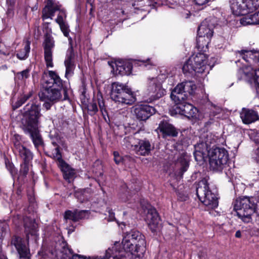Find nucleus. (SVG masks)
<instances>
[{
	"label": "nucleus",
	"instance_id": "obj_48",
	"mask_svg": "<svg viewBox=\"0 0 259 259\" xmlns=\"http://www.w3.org/2000/svg\"><path fill=\"white\" fill-rule=\"evenodd\" d=\"M66 13L65 9H62L59 11V13L58 15L57 18L56 19L55 21L58 22L61 20H65L66 18Z\"/></svg>",
	"mask_w": 259,
	"mask_h": 259
},
{
	"label": "nucleus",
	"instance_id": "obj_62",
	"mask_svg": "<svg viewBox=\"0 0 259 259\" xmlns=\"http://www.w3.org/2000/svg\"><path fill=\"white\" fill-rule=\"evenodd\" d=\"M61 5H55L54 4V6L52 7V8L53 9V10L55 11H60L61 10Z\"/></svg>",
	"mask_w": 259,
	"mask_h": 259
},
{
	"label": "nucleus",
	"instance_id": "obj_18",
	"mask_svg": "<svg viewBox=\"0 0 259 259\" xmlns=\"http://www.w3.org/2000/svg\"><path fill=\"white\" fill-rule=\"evenodd\" d=\"M158 130L163 139L176 138L178 136L179 132V129L165 120L160 121Z\"/></svg>",
	"mask_w": 259,
	"mask_h": 259
},
{
	"label": "nucleus",
	"instance_id": "obj_45",
	"mask_svg": "<svg viewBox=\"0 0 259 259\" xmlns=\"http://www.w3.org/2000/svg\"><path fill=\"white\" fill-rule=\"evenodd\" d=\"M115 249L114 247H113L112 249L109 248L106 250L105 254L102 257L99 258L96 257L93 259H110L111 257L113 258V250Z\"/></svg>",
	"mask_w": 259,
	"mask_h": 259
},
{
	"label": "nucleus",
	"instance_id": "obj_10",
	"mask_svg": "<svg viewBox=\"0 0 259 259\" xmlns=\"http://www.w3.org/2000/svg\"><path fill=\"white\" fill-rule=\"evenodd\" d=\"M162 83L159 76L148 79L147 92L151 101L158 100L166 94V91L162 88Z\"/></svg>",
	"mask_w": 259,
	"mask_h": 259
},
{
	"label": "nucleus",
	"instance_id": "obj_13",
	"mask_svg": "<svg viewBox=\"0 0 259 259\" xmlns=\"http://www.w3.org/2000/svg\"><path fill=\"white\" fill-rule=\"evenodd\" d=\"M146 220L149 229L154 234L160 232L161 228L160 218L155 208L151 207L148 209Z\"/></svg>",
	"mask_w": 259,
	"mask_h": 259
},
{
	"label": "nucleus",
	"instance_id": "obj_11",
	"mask_svg": "<svg viewBox=\"0 0 259 259\" xmlns=\"http://www.w3.org/2000/svg\"><path fill=\"white\" fill-rule=\"evenodd\" d=\"M57 152V155L54 154L52 157L57 161V165L63 174V178L68 183H71L76 177L75 170L63 159L61 152L59 151Z\"/></svg>",
	"mask_w": 259,
	"mask_h": 259
},
{
	"label": "nucleus",
	"instance_id": "obj_58",
	"mask_svg": "<svg viewBox=\"0 0 259 259\" xmlns=\"http://www.w3.org/2000/svg\"><path fill=\"white\" fill-rule=\"evenodd\" d=\"M14 12L13 10V7H10L9 6L7 11V14L9 17H13L14 15Z\"/></svg>",
	"mask_w": 259,
	"mask_h": 259
},
{
	"label": "nucleus",
	"instance_id": "obj_38",
	"mask_svg": "<svg viewBox=\"0 0 259 259\" xmlns=\"http://www.w3.org/2000/svg\"><path fill=\"white\" fill-rule=\"evenodd\" d=\"M87 109L88 113L91 115H95L98 111L97 102L96 99H93L92 101L88 104Z\"/></svg>",
	"mask_w": 259,
	"mask_h": 259
},
{
	"label": "nucleus",
	"instance_id": "obj_16",
	"mask_svg": "<svg viewBox=\"0 0 259 259\" xmlns=\"http://www.w3.org/2000/svg\"><path fill=\"white\" fill-rule=\"evenodd\" d=\"M126 238L135 242L138 245V250L141 253H144L146 251V242L145 237L141 232L137 230H132L130 232H126Z\"/></svg>",
	"mask_w": 259,
	"mask_h": 259
},
{
	"label": "nucleus",
	"instance_id": "obj_33",
	"mask_svg": "<svg viewBox=\"0 0 259 259\" xmlns=\"http://www.w3.org/2000/svg\"><path fill=\"white\" fill-rule=\"evenodd\" d=\"M49 137L51 140L52 144L55 147V150L56 152L55 153H53V156L54 154L57 155L58 151H59V152H61L59 144H60L61 140L60 137L57 133H55L54 135L51 133L49 135Z\"/></svg>",
	"mask_w": 259,
	"mask_h": 259
},
{
	"label": "nucleus",
	"instance_id": "obj_17",
	"mask_svg": "<svg viewBox=\"0 0 259 259\" xmlns=\"http://www.w3.org/2000/svg\"><path fill=\"white\" fill-rule=\"evenodd\" d=\"M231 10L236 15H246L254 10L246 0L233 1L231 5Z\"/></svg>",
	"mask_w": 259,
	"mask_h": 259
},
{
	"label": "nucleus",
	"instance_id": "obj_53",
	"mask_svg": "<svg viewBox=\"0 0 259 259\" xmlns=\"http://www.w3.org/2000/svg\"><path fill=\"white\" fill-rule=\"evenodd\" d=\"M29 72L30 70L29 69H26L18 73V75H21V79L24 78H27L29 76Z\"/></svg>",
	"mask_w": 259,
	"mask_h": 259
},
{
	"label": "nucleus",
	"instance_id": "obj_63",
	"mask_svg": "<svg viewBox=\"0 0 259 259\" xmlns=\"http://www.w3.org/2000/svg\"><path fill=\"white\" fill-rule=\"evenodd\" d=\"M7 3L10 7H14L15 1V0H7Z\"/></svg>",
	"mask_w": 259,
	"mask_h": 259
},
{
	"label": "nucleus",
	"instance_id": "obj_36",
	"mask_svg": "<svg viewBox=\"0 0 259 259\" xmlns=\"http://www.w3.org/2000/svg\"><path fill=\"white\" fill-rule=\"evenodd\" d=\"M254 75L251 78L253 87L256 91V96L259 98V68L254 71Z\"/></svg>",
	"mask_w": 259,
	"mask_h": 259
},
{
	"label": "nucleus",
	"instance_id": "obj_19",
	"mask_svg": "<svg viewBox=\"0 0 259 259\" xmlns=\"http://www.w3.org/2000/svg\"><path fill=\"white\" fill-rule=\"evenodd\" d=\"M70 47L67 51L66 58L64 61L66 67L65 76L72 74L75 68V54L72 44L71 38H69Z\"/></svg>",
	"mask_w": 259,
	"mask_h": 259
},
{
	"label": "nucleus",
	"instance_id": "obj_34",
	"mask_svg": "<svg viewBox=\"0 0 259 259\" xmlns=\"http://www.w3.org/2000/svg\"><path fill=\"white\" fill-rule=\"evenodd\" d=\"M61 252L63 255H65L63 256L64 258H68L70 259L73 253V251L71 248H70L67 243L66 242H63L61 244Z\"/></svg>",
	"mask_w": 259,
	"mask_h": 259
},
{
	"label": "nucleus",
	"instance_id": "obj_64",
	"mask_svg": "<svg viewBox=\"0 0 259 259\" xmlns=\"http://www.w3.org/2000/svg\"><path fill=\"white\" fill-rule=\"evenodd\" d=\"M255 154H256V160H257V162L258 163H259V148H257L255 150Z\"/></svg>",
	"mask_w": 259,
	"mask_h": 259
},
{
	"label": "nucleus",
	"instance_id": "obj_44",
	"mask_svg": "<svg viewBox=\"0 0 259 259\" xmlns=\"http://www.w3.org/2000/svg\"><path fill=\"white\" fill-rule=\"evenodd\" d=\"M5 164L7 168L12 175H14L17 174V169L12 162H10L9 160H7L5 161Z\"/></svg>",
	"mask_w": 259,
	"mask_h": 259
},
{
	"label": "nucleus",
	"instance_id": "obj_49",
	"mask_svg": "<svg viewBox=\"0 0 259 259\" xmlns=\"http://www.w3.org/2000/svg\"><path fill=\"white\" fill-rule=\"evenodd\" d=\"M207 144L205 142H202L196 145L195 149L205 152L207 150Z\"/></svg>",
	"mask_w": 259,
	"mask_h": 259
},
{
	"label": "nucleus",
	"instance_id": "obj_4",
	"mask_svg": "<svg viewBox=\"0 0 259 259\" xmlns=\"http://www.w3.org/2000/svg\"><path fill=\"white\" fill-rule=\"evenodd\" d=\"M208 177L203 178L198 182H195L196 195L202 203L209 208L214 209L218 206V199L209 188Z\"/></svg>",
	"mask_w": 259,
	"mask_h": 259
},
{
	"label": "nucleus",
	"instance_id": "obj_15",
	"mask_svg": "<svg viewBox=\"0 0 259 259\" xmlns=\"http://www.w3.org/2000/svg\"><path fill=\"white\" fill-rule=\"evenodd\" d=\"M133 108L136 118L140 121H146L156 112L153 107L147 104L136 105Z\"/></svg>",
	"mask_w": 259,
	"mask_h": 259
},
{
	"label": "nucleus",
	"instance_id": "obj_59",
	"mask_svg": "<svg viewBox=\"0 0 259 259\" xmlns=\"http://www.w3.org/2000/svg\"><path fill=\"white\" fill-rule=\"evenodd\" d=\"M253 20L256 24H259V11L253 14Z\"/></svg>",
	"mask_w": 259,
	"mask_h": 259
},
{
	"label": "nucleus",
	"instance_id": "obj_29",
	"mask_svg": "<svg viewBox=\"0 0 259 259\" xmlns=\"http://www.w3.org/2000/svg\"><path fill=\"white\" fill-rule=\"evenodd\" d=\"M20 157L23 160V163H30L33 158V154L29 149L24 147L18 151Z\"/></svg>",
	"mask_w": 259,
	"mask_h": 259
},
{
	"label": "nucleus",
	"instance_id": "obj_20",
	"mask_svg": "<svg viewBox=\"0 0 259 259\" xmlns=\"http://www.w3.org/2000/svg\"><path fill=\"white\" fill-rule=\"evenodd\" d=\"M25 134L30 136L35 147L38 148L44 145L42 137L38 129V125L21 128Z\"/></svg>",
	"mask_w": 259,
	"mask_h": 259
},
{
	"label": "nucleus",
	"instance_id": "obj_2",
	"mask_svg": "<svg viewBox=\"0 0 259 259\" xmlns=\"http://www.w3.org/2000/svg\"><path fill=\"white\" fill-rule=\"evenodd\" d=\"M24 232L26 236L27 244L21 237L14 236L12 238L11 244L13 245L19 255L20 259H30V253L28 246L29 236L33 237L35 240L38 236V225L35 220L30 217H26L24 220Z\"/></svg>",
	"mask_w": 259,
	"mask_h": 259
},
{
	"label": "nucleus",
	"instance_id": "obj_26",
	"mask_svg": "<svg viewBox=\"0 0 259 259\" xmlns=\"http://www.w3.org/2000/svg\"><path fill=\"white\" fill-rule=\"evenodd\" d=\"M179 87L177 86L172 90L170 98L176 103H183L188 99V97Z\"/></svg>",
	"mask_w": 259,
	"mask_h": 259
},
{
	"label": "nucleus",
	"instance_id": "obj_57",
	"mask_svg": "<svg viewBox=\"0 0 259 259\" xmlns=\"http://www.w3.org/2000/svg\"><path fill=\"white\" fill-rule=\"evenodd\" d=\"M70 259H88L87 257L83 255H81L76 253L72 255V256L70 258Z\"/></svg>",
	"mask_w": 259,
	"mask_h": 259
},
{
	"label": "nucleus",
	"instance_id": "obj_1",
	"mask_svg": "<svg viewBox=\"0 0 259 259\" xmlns=\"http://www.w3.org/2000/svg\"><path fill=\"white\" fill-rule=\"evenodd\" d=\"M48 75L50 78L45 81L38 93L39 100L44 102L43 106L47 110L57 102L69 100L65 81L54 71H49Z\"/></svg>",
	"mask_w": 259,
	"mask_h": 259
},
{
	"label": "nucleus",
	"instance_id": "obj_39",
	"mask_svg": "<svg viewBox=\"0 0 259 259\" xmlns=\"http://www.w3.org/2000/svg\"><path fill=\"white\" fill-rule=\"evenodd\" d=\"M60 26V28L65 36L68 37L70 32L69 26L65 20H61L56 22Z\"/></svg>",
	"mask_w": 259,
	"mask_h": 259
},
{
	"label": "nucleus",
	"instance_id": "obj_3",
	"mask_svg": "<svg viewBox=\"0 0 259 259\" xmlns=\"http://www.w3.org/2000/svg\"><path fill=\"white\" fill-rule=\"evenodd\" d=\"M234 209L237 215L244 223H248L252 220V215L255 213L259 222V195L243 196L237 198L234 204Z\"/></svg>",
	"mask_w": 259,
	"mask_h": 259
},
{
	"label": "nucleus",
	"instance_id": "obj_12",
	"mask_svg": "<svg viewBox=\"0 0 259 259\" xmlns=\"http://www.w3.org/2000/svg\"><path fill=\"white\" fill-rule=\"evenodd\" d=\"M121 244L124 251H121L118 255L113 256V259H127V256L130 255L128 253L138 257H140L144 254V253H141L139 251L137 247L138 245H136L135 242L127 239L126 236L123 238Z\"/></svg>",
	"mask_w": 259,
	"mask_h": 259
},
{
	"label": "nucleus",
	"instance_id": "obj_6",
	"mask_svg": "<svg viewBox=\"0 0 259 259\" xmlns=\"http://www.w3.org/2000/svg\"><path fill=\"white\" fill-rule=\"evenodd\" d=\"M110 97L115 102L127 105H132L136 100L135 94L131 89L118 82L112 83Z\"/></svg>",
	"mask_w": 259,
	"mask_h": 259
},
{
	"label": "nucleus",
	"instance_id": "obj_35",
	"mask_svg": "<svg viewBox=\"0 0 259 259\" xmlns=\"http://www.w3.org/2000/svg\"><path fill=\"white\" fill-rule=\"evenodd\" d=\"M90 190L89 188L77 189L74 192V196L78 200L82 202V200L87 198L88 196L87 194H89Z\"/></svg>",
	"mask_w": 259,
	"mask_h": 259
},
{
	"label": "nucleus",
	"instance_id": "obj_22",
	"mask_svg": "<svg viewBox=\"0 0 259 259\" xmlns=\"http://www.w3.org/2000/svg\"><path fill=\"white\" fill-rule=\"evenodd\" d=\"M87 210H78L74 209L73 210H67L63 214V218L65 221L70 220L73 222H77L85 218L86 213L88 212Z\"/></svg>",
	"mask_w": 259,
	"mask_h": 259
},
{
	"label": "nucleus",
	"instance_id": "obj_47",
	"mask_svg": "<svg viewBox=\"0 0 259 259\" xmlns=\"http://www.w3.org/2000/svg\"><path fill=\"white\" fill-rule=\"evenodd\" d=\"M114 160L116 164H120L123 163V158L121 156L117 151H114Z\"/></svg>",
	"mask_w": 259,
	"mask_h": 259
},
{
	"label": "nucleus",
	"instance_id": "obj_46",
	"mask_svg": "<svg viewBox=\"0 0 259 259\" xmlns=\"http://www.w3.org/2000/svg\"><path fill=\"white\" fill-rule=\"evenodd\" d=\"M205 152H203L202 151H200L197 149H195L194 152V156L195 157V160L197 161H201L204 158V156L205 155Z\"/></svg>",
	"mask_w": 259,
	"mask_h": 259
},
{
	"label": "nucleus",
	"instance_id": "obj_56",
	"mask_svg": "<svg viewBox=\"0 0 259 259\" xmlns=\"http://www.w3.org/2000/svg\"><path fill=\"white\" fill-rule=\"evenodd\" d=\"M244 49H242L239 51H235L234 53H235V55L236 56V57H237L238 56L239 57H241L243 59V57H244Z\"/></svg>",
	"mask_w": 259,
	"mask_h": 259
},
{
	"label": "nucleus",
	"instance_id": "obj_27",
	"mask_svg": "<svg viewBox=\"0 0 259 259\" xmlns=\"http://www.w3.org/2000/svg\"><path fill=\"white\" fill-rule=\"evenodd\" d=\"M177 85L182 91H183V93L186 94L188 97L190 96L193 95L196 89V85L193 82L191 81H184L178 83Z\"/></svg>",
	"mask_w": 259,
	"mask_h": 259
},
{
	"label": "nucleus",
	"instance_id": "obj_30",
	"mask_svg": "<svg viewBox=\"0 0 259 259\" xmlns=\"http://www.w3.org/2000/svg\"><path fill=\"white\" fill-rule=\"evenodd\" d=\"M243 60L246 62L250 63L252 60L254 62H259V54L257 52L247 49H244Z\"/></svg>",
	"mask_w": 259,
	"mask_h": 259
},
{
	"label": "nucleus",
	"instance_id": "obj_7",
	"mask_svg": "<svg viewBox=\"0 0 259 259\" xmlns=\"http://www.w3.org/2000/svg\"><path fill=\"white\" fill-rule=\"evenodd\" d=\"M21 128L38 125L39 119L41 116L40 104L31 101L23 108Z\"/></svg>",
	"mask_w": 259,
	"mask_h": 259
},
{
	"label": "nucleus",
	"instance_id": "obj_24",
	"mask_svg": "<svg viewBox=\"0 0 259 259\" xmlns=\"http://www.w3.org/2000/svg\"><path fill=\"white\" fill-rule=\"evenodd\" d=\"M178 163L180 164V167L176 172L177 177L182 178L183 174L186 172L189 167V160L188 156L185 153H182L178 157Z\"/></svg>",
	"mask_w": 259,
	"mask_h": 259
},
{
	"label": "nucleus",
	"instance_id": "obj_55",
	"mask_svg": "<svg viewBox=\"0 0 259 259\" xmlns=\"http://www.w3.org/2000/svg\"><path fill=\"white\" fill-rule=\"evenodd\" d=\"M23 190V188H22V187L21 186H19L17 188L16 193L17 197L19 199L21 198L22 197V194Z\"/></svg>",
	"mask_w": 259,
	"mask_h": 259
},
{
	"label": "nucleus",
	"instance_id": "obj_32",
	"mask_svg": "<svg viewBox=\"0 0 259 259\" xmlns=\"http://www.w3.org/2000/svg\"><path fill=\"white\" fill-rule=\"evenodd\" d=\"M30 41L27 40L25 42L24 48L18 51L16 56L20 60L25 59L28 56L30 52Z\"/></svg>",
	"mask_w": 259,
	"mask_h": 259
},
{
	"label": "nucleus",
	"instance_id": "obj_23",
	"mask_svg": "<svg viewBox=\"0 0 259 259\" xmlns=\"http://www.w3.org/2000/svg\"><path fill=\"white\" fill-rule=\"evenodd\" d=\"M135 149L137 153L142 156L148 155L151 150L154 149V146L147 139L139 140L138 144L135 145Z\"/></svg>",
	"mask_w": 259,
	"mask_h": 259
},
{
	"label": "nucleus",
	"instance_id": "obj_28",
	"mask_svg": "<svg viewBox=\"0 0 259 259\" xmlns=\"http://www.w3.org/2000/svg\"><path fill=\"white\" fill-rule=\"evenodd\" d=\"M117 65V71L121 75H129L132 73L133 64L129 62L120 63Z\"/></svg>",
	"mask_w": 259,
	"mask_h": 259
},
{
	"label": "nucleus",
	"instance_id": "obj_51",
	"mask_svg": "<svg viewBox=\"0 0 259 259\" xmlns=\"http://www.w3.org/2000/svg\"><path fill=\"white\" fill-rule=\"evenodd\" d=\"M216 113L214 111H210L209 113V120L205 122V125H209L212 123L214 120V116Z\"/></svg>",
	"mask_w": 259,
	"mask_h": 259
},
{
	"label": "nucleus",
	"instance_id": "obj_5",
	"mask_svg": "<svg viewBox=\"0 0 259 259\" xmlns=\"http://www.w3.org/2000/svg\"><path fill=\"white\" fill-rule=\"evenodd\" d=\"M217 25L214 17H209L204 20L199 26L197 30L198 37L197 38V48L202 50L207 47L210 39L213 36V29Z\"/></svg>",
	"mask_w": 259,
	"mask_h": 259
},
{
	"label": "nucleus",
	"instance_id": "obj_8",
	"mask_svg": "<svg viewBox=\"0 0 259 259\" xmlns=\"http://www.w3.org/2000/svg\"><path fill=\"white\" fill-rule=\"evenodd\" d=\"M207 57L205 54L198 53L193 54L186 61L183 66L182 70L184 74L200 73L205 72L209 67L207 66Z\"/></svg>",
	"mask_w": 259,
	"mask_h": 259
},
{
	"label": "nucleus",
	"instance_id": "obj_14",
	"mask_svg": "<svg viewBox=\"0 0 259 259\" xmlns=\"http://www.w3.org/2000/svg\"><path fill=\"white\" fill-rule=\"evenodd\" d=\"M45 40L43 42L45 60L47 67L53 66L52 59V49L55 46V42L52 35L47 33L45 34Z\"/></svg>",
	"mask_w": 259,
	"mask_h": 259
},
{
	"label": "nucleus",
	"instance_id": "obj_43",
	"mask_svg": "<svg viewBox=\"0 0 259 259\" xmlns=\"http://www.w3.org/2000/svg\"><path fill=\"white\" fill-rule=\"evenodd\" d=\"M240 23L244 26L250 24H256L255 21L253 20V14L241 18L240 19Z\"/></svg>",
	"mask_w": 259,
	"mask_h": 259
},
{
	"label": "nucleus",
	"instance_id": "obj_42",
	"mask_svg": "<svg viewBox=\"0 0 259 259\" xmlns=\"http://www.w3.org/2000/svg\"><path fill=\"white\" fill-rule=\"evenodd\" d=\"M56 11L52 8H44L42 10V18L43 20L51 18L54 16Z\"/></svg>",
	"mask_w": 259,
	"mask_h": 259
},
{
	"label": "nucleus",
	"instance_id": "obj_52",
	"mask_svg": "<svg viewBox=\"0 0 259 259\" xmlns=\"http://www.w3.org/2000/svg\"><path fill=\"white\" fill-rule=\"evenodd\" d=\"M252 6V8L255 10L259 7V0H246Z\"/></svg>",
	"mask_w": 259,
	"mask_h": 259
},
{
	"label": "nucleus",
	"instance_id": "obj_54",
	"mask_svg": "<svg viewBox=\"0 0 259 259\" xmlns=\"http://www.w3.org/2000/svg\"><path fill=\"white\" fill-rule=\"evenodd\" d=\"M97 102V104L99 105L100 109L102 112H103V110H105V104L103 100L102 99V97L101 99L98 98L96 100Z\"/></svg>",
	"mask_w": 259,
	"mask_h": 259
},
{
	"label": "nucleus",
	"instance_id": "obj_61",
	"mask_svg": "<svg viewBox=\"0 0 259 259\" xmlns=\"http://www.w3.org/2000/svg\"><path fill=\"white\" fill-rule=\"evenodd\" d=\"M54 2L53 0H47V5L45 6L44 8H52V7L54 6Z\"/></svg>",
	"mask_w": 259,
	"mask_h": 259
},
{
	"label": "nucleus",
	"instance_id": "obj_31",
	"mask_svg": "<svg viewBox=\"0 0 259 259\" xmlns=\"http://www.w3.org/2000/svg\"><path fill=\"white\" fill-rule=\"evenodd\" d=\"M33 95V91H30L27 94H23L18 97L17 101L12 104V108L14 110L19 108L29 100Z\"/></svg>",
	"mask_w": 259,
	"mask_h": 259
},
{
	"label": "nucleus",
	"instance_id": "obj_60",
	"mask_svg": "<svg viewBox=\"0 0 259 259\" xmlns=\"http://www.w3.org/2000/svg\"><path fill=\"white\" fill-rule=\"evenodd\" d=\"M209 0H194L195 4L199 6H202L206 4Z\"/></svg>",
	"mask_w": 259,
	"mask_h": 259
},
{
	"label": "nucleus",
	"instance_id": "obj_41",
	"mask_svg": "<svg viewBox=\"0 0 259 259\" xmlns=\"http://www.w3.org/2000/svg\"><path fill=\"white\" fill-rule=\"evenodd\" d=\"M12 140L14 147L17 151H19V149H21L24 147L20 142L21 137L19 135L17 134L14 135Z\"/></svg>",
	"mask_w": 259,
	"mask_h": 259
},
{
	"label": "nucleus",
	"instance_id": "obj_25",
	"mask_svg": "<svg viewBox=\"0 0 259 259\" xmlns=\"http://www.w3.org/2000/svg\"><path fill=\"white\" fill-rule=\"evenodd\" d=\"M182 104V115H184L189 119L196 118L198 112L197 109L192 104L185 102Z\"/></svg>",
	"mask_w": 259,
	"mask_h": 259
},
{
	"label": "nucleus",
	"instance_id": "obj_37",
	"mask_svg": "<svg viewBox=\"0 0 259 259\" xmlns=\"http://www.w3.org/2000/svg\"><path fill=\"white\" fill-rule=\"evenodd\" d=\"M182 103H178L172 106L169 109V113L171 116H175L177 114H180L182 115Z\"/></svg>",
	"mask_w": 259,
	"mask_h": 259
},
{
	"label": "nucleus",
	"instance_id": "obj_21",
	"mask_svg": "<svg viewBox=\"0 0 259 259\" xmlns=\"http://www.w3.org/2000/svg\"><path fill=\"white\" fill-rule=\"evenodd\" d=\"M240 117L242 122L245 124H250L259 120L258 112L250 108H243L240 112Z\"/></svg>",
	"mask_w": 259,
	"mask_h": 259
},
{
	"label": "nucleus",
	"instance_id": "obj_40",
	"mask_svg": "<svg viewBox=\"0 0 259 259\" xmlns=\"http://www.w3.org/2000/svg\"><path fill=\"white\" fill-rule=\"evenodd\" d=\"M29 163H22L20 165L19 170V177L23 179L25 178L29 170Z\"/></svg>",
	"mask_w": 259,
	"mask_h": 259
},
{
	"label": "nucleus",
	"instance_id": "obj_50",
	"mask_svg": "<svg viewBox=\"0 0 259 259\" xmlns=\"http://www.w3.org/2000/svg\"><path fill=\"white\" fill-rule=\"evenodd\" d=\"M10 54V51L7 50L4 44L0 40V54L9 56Z\"/></svg>",
	"mask_w": 259,
	"mask_h": 259
},
{
	"label": "nucleus",
	"instance_id": "obj_9",
	"mask_svg": "<svg viewBox=\"0 0 259 259\" xmlns=\"http://www.w3.org/2000/svg\"><path fill=\"white\" fill-rule=\"evenodd\" d=\"M210 168L214 171H222L229 160L228 151L224 148L215 147L208 151Z\"/></svg>",
	"mask_w": 259,
	"mask_h": 259
}]
</instances>
